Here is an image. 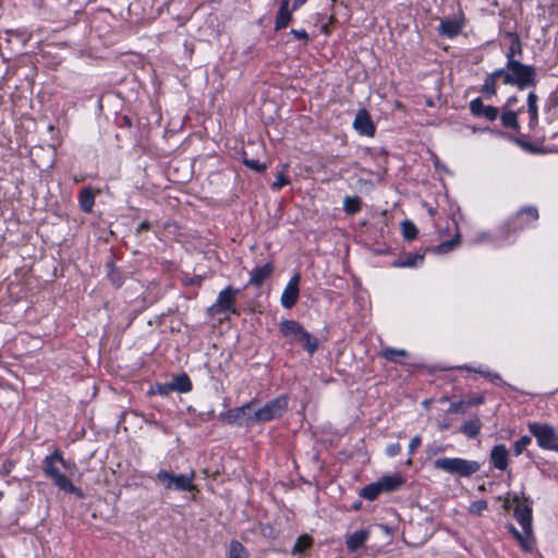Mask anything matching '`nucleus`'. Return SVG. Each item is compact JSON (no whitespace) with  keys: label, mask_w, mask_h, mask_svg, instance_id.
I'll return each mask as SVG.
<instances>
[{"label":"nucleus","mask_w":558,"mask_h":558,"mask_svg":"<svg viewBox=\"0 0 558 558\" xmlns=\"http://www.w3.org/2000/svg\"><path fill=\"white\" fill-rule=\"evenodd\" d=\"M502 70V81L506 85L517 86L519 89H525L536 85L535 68L524 64L520 61L507 63Z\"/></svg>","instance_id":"1"},{"label":"nucleus","mask_w":558,"mask_h":558,"mask_svg":"<svg viewBox=\"0 0 558 558\" xmlns=\"http://www.w3.org/2000/svg\"><path fill=\"white\" fill-rule=\"evenodd\" d=\"M56 463H60L63 468H68L66 461L58 450L54 451L51 456L46 457L44 460L43 469L45 475L52 480L54 485L65 493H80V490L72 484V482L60 472Z\"/></svg>","instance_id":"2"},{"label":"nucleus","mask_w":558,"mask_h":558,"mask_svg":"<svg viewBox=\"0 0 558 558\" xmlns=\"http://www.w3.org/2000/svg\"><path fill=\"white\" fill-rule=\"evenodd\" d=\"M195 472L184 474H174L167 470H160L156 474V481L167 490L192 492L195 490L194 485Z\"/></svg>","instance_id":"3"},{"label":"nucleus","mask_w":558,"mask_h":558,"mask_svg":"<svg viewBox=\"0 0 558 558\" xmlns=\"http://www.w3.org/2000/svg\"><path fill=\"white\" fill-rule=\"evenodd\" d=\"M434 466L449 474L469 477L480 470L481 464L476 461L461 458H439L434 461Z\"/></svg>","instance_id":"4"},{"label":"nucleus","mask_w":558,"mask_h":558,"mask_svg":"<svg viewBox=\"0 0 558 558\" xmlns=\"http://www.w3.org/2000/svg\"><path fill=\"white\" fill-rule=\"evenodd\" d=\"M527 427L542 449L558 452V433L551 425L532 422Z\"/></svg>","instance_id":"5"},{"label":"nucleus","mask_w":558,"mask_h":558,"mask_svg":"<svg viewBox=\"0 0 558 558\" xmlns=\"http://www.w3.org/2000/svg\"><path fill=\"white\" fill-rule=\"evenodd\" d=\"M255 404L256 400H252L242 407L230 409L225 413L223 418L229 424H234L238 426L248 427L258 424V422L255 421Z\"/></svg>","instance_id":"6"},{"label":"nucleus","mask_w":558,"mask_h":558,"mask_svg":"<svg viewBox=\"0 0 558 558\" xmlns=\"http://www.w3.org/2000/svg\"><path fill=\"white\" fill-rule=\"evenodd\" d=\"M288 410L287 396H279L268 401L264 407L255 411V421L258 423L269 422L281 417Z\"/></svg>","instance_id":"7"},{"label":"nucleus","mask_w":558,"mask_h":558,"mask_svg":"<svg viewBox=\"0 0 558 558\" xmlns=\"http://www.w3.org/2000/svg\"><path fill=\"white\" fill-rule=\"evenodd\" d=\"M514 517L517 521L520 523L523 533L521 534L513 526L510 527L513 535L518 538V541L524 545L526 538L530 536L532 532V510L525 504L519 502L514 508Z\"/></svg>","instance_id":"8"},{"label":"nucleus","mask_w":558,"mask_h":558,"mask_svg":"<svg viewBox=\"0 0 558 558\" xmlns=\"http://www.w3.org/2000/svg\"><path fill=\"white\" fill-rule=\"evenodd\" d=\"M239 293L238 289L231 286L219 292L216 303L209 308L213 313H230L238 315L235 307V299Z\"/></svg>","instance_id":"9"},{"label":"nucleus","mask_w":558,"mask_h":558,"mask_svg":"<svg viewBox=\"0 0 558 558\" xmlns=\"http://www.w3.org/2000/svg\"><path fill=\"white\" fill-rule=\"evenodd\" d=\"M279 329L282 332V335L291 340V341H298L300 338H306L308 340V332L301 326L300 323L295 320L284 319L280 323ZM307 345L314 347V343L311 344L307 341Z\"/></svg>","instance_id":"10"},{"label":"nucleus","mask_w":558,"mask_h":558,"mask_svg":"<svg viewBox=\"0 0 558 558\" xmlns=\"http://www.w3.org/2000/svg\"><path fill=\"white\" fill-rule=\"evenodd\" d=\"M300 274H294L288 284L286 286L282 295H281V305L284 308H291L295 305L299 299V283H300Z\"/></svg>","instance_id":"11"},{"label":"nucleus","mask_w":558,"mask_h":558,"mask_svg":"<svg viewBox=\"0 0 558 558\" xmlns=\"http://www.w3.org/2000/svg\"><path fill=\"white\" fill-rule=\"evenodd\" d=\"M353 126L362 135L373 136L375 133V126L365 109H360L357 111Z\"/></svg>","instance_id":"12"},{"label":"nucleus","mask_w":558,"mask_h":558,"mask_svg":"<svg viewBox=\"0 0 558 558\" xmlns=\"http://www.w3.org/2000/svg\"><path fill=\"white\" fill-rule=\"evenodd\" d=\"M371 532L368 529H361L352 534L345 536V546L350 553H354L362 548L369 538Z\"/></svg>","instance_id":"13"},{"label":"nucleus","mask_w":558,"mask_h":558,"mask_svg":"<svg viewBox=\"0 0 558 558\" xmlns=\"http://www.w3.org/2000/svg\"><path fill=\"white\" fill-rule=\"evenodd\" d=\"M274 272V266L271 263H266L262 266H257L250 272L248 284L254 287H260L266 279H268Z\"/></svg>","instance_id":"14"},{"label":"nucleus","mask_w":558,"mask_h":558,"mask_svg":"<svg viewBox=\"0 0 558 558\" xmlns=\"http://www.w3.org/2000/svg\"><path fill=\"white\" fill-rule=\"evenodd\" d=\"M509 451L505 445H496L490 451V461L498 470H506L508 466Z\"/></svg>","instance_id":"15"},{"label":"nucleus","mask_w":558,"mask_h":558,"mask_svg":"<svg viewBox=\"0 0 558 558\" xmlns=\"http://www.w3.org/2000/svg\"><path fill=\"white\" fill-rule=\"evenodd\" d=\"M462 27H463V23L460 22L459 20L457 19H447V20H442L440 22V25L438 27V32L440 35L442 36H447V37H456L457 35H459L462 31Z\"/></svg>","instance_id":"16"},{"label":"nucleus","mask_w":558,"mask_h":558,"mask_svg":"<svg viewBox=\"0 0 558 558\" xmlns=\"http://www.w3.org/2000/svg\"><path fill=\"white\" fill-rule=\"evenodd\" d=\"M292 19L291 12L289 11V0H282L280 9L276 16L275 29L279 31L286 28Z\"/></svg>","instance_id":"17"},{"label":"nucleus","mask_w":558,"mask_h":558,"mask_svg":"<svg viewBox=\"0 0 558 558\" xmlns=\"http://www.w3.org/2000/svg\"><path fill=\"white\" fill-rule=\"evenodd\" d=\"M383 492H395L404 484V480L399 474L383 476L379 481Z\"/></svg>","instance_id":"18"},{"label":"nucleus","mask_w":558,"mask_h":558,"mask_svg":"<svg viewBox=\"0 0 558 558\" xmlns=\"http://www.w3.org/2000/svg\"><path fill=\"white\" fill-rule=\"evenodd\" d=\"M538 96L534 92H530L527 95V113L530 117L529 125L534 129L538 123Z\"/></svg>","instance_id":"19"},{"label":"nucleus","mask_w":558,"mask_h":558,"mask_svg":"<svg viewBox=\"0 0 558 558\" xmlns=\"http://www.w3.org/2000/svg\"><path fill=\"white\" fill-rule=\"evenodd\" d=\"M502 77V70H495L493 73H490L486 78L482 86V92L487 96L492 97L495 96L497 93V80Z\"/></svg>","instance_id":"20"},{"label":"nucleus","mask_w":558,"mask_h":558,"mask_svg":"<svg viewBox=\"0 0 558 558\" xmlns=\"http://www.w3.org/2000/svg\"><path fill=\"white\" fill-rule=\"evenodd\" d=\"M169 383L172 391L189 392L192 390V383L186 374L174 376Z\"/></svg>","instance_id":"21"},{"label":"nucleus","mask_w":558,"mask_h":558,"mask_svg":"<svg viewBox=\"0 0 558 558\" xmlns=\"http://www.w3.org/2000/svg\"><path fill=\"white\" fill-rule=\"evenodd\" d=\"M80 206L83 211L90 213L95 202V195L90 189H83L78 195Z\"/></svg>","instance_id":"22"},{"label":"nucleus","mask_w":558,"mask_h":558,"mask_svg":"<svg viewBox=\"0 0 558 558\" xmlns=\"http://www.w3.org/2000/svg\"><path fill=\"white\" fill-rule=\"evenodd\" d=\"M457 368L481 374L482 376L488 378L492 383H494L496 385H505V381L502 380V378L500 377V375L498 373H492L489 371H483L480 368H472L471 366H468V365H461V366H458Z\"/></svg>","instance_id":"23"},{"label":"nucleus","mask_w":558,"mask_h":558,"mask_svg":"<svg viewBox=\"0 0 558 558\" xmlns=\"http://www.w3.org/2000/svg\"><path fill=\"white\" fill-rule=\"evenodd\" d=\"M482 427V423L480 418L475 417L466 421L462 427L461 432L465 434L469 438H474L480 434Z\"/></svg>","instance_id":"24"},{"label":"nucleus","mask_w":558,"mask_h":558,"mask_svg":"<svg viewBox=\"0 0 558 558\" xmlns=\"http://www.w3.org/2000/svg\"><path fill=\"white\" fill-rule=\"evenodd\" d=\"M508 36L511 37V39H512V44L509 47L507 54H506L507 63H510L511 61H517L514 58L517 53L518 54L522 53V44H521L520 37L517 34H508Z\"/></svg>","instance_id":"25"},{"label":"nucleus","mask_w":558,"mask_h":558,"mask_svg":"<svg viewBox=\"0 0 558 558\" xmlns=\"http://www.w3.org/2000/svg\"><path fill=\"white\" fill-rule=\"evenodd\" d=\"M500 119H501V123L505 128L512 129L514 131H519L520 125L518 122V112L505 109Z\"/></svg>","instance_id":"26"},{"label":"nucleus","mask_w":558,"mask_h":558,"mask_svg":"<svg viewBox=\"0 0 558 558\" xmlns=\"http://www.w3.org/2000/svg\"><path fill=\"white\" fill-rule=\"evenodd\" d=\"M343 209L349 215H354L362 209V201L359 196H345L343 199Z\"/></svg>","instance_id":"27"},{"label":"nucleus","mask_w":558,"mask_h":558,"mask_svg":"<svg viewBox=\"0 0 558 558\" xmlns=\"http://www.w3.org/2000/svg\"><path fill=\"white\" fill-rule=\"evenodd\" d=\"M313 539L311 536L304 534L298 537L293 548L292 555H302L306 549L312 546Z\"/></svg>","instance_id":"28"},{"label":"nucleus","mask_w":558,"mask_h":558,"mask_svg":"<svg viewBox=\"0 0 558 558\" xmlns=\"http://www.w3.org/2000/svg\"><path fill=\"white\" fill-rule=\"evenodd\" d=\"M383 492L379 482L368 484L361 490V496L367 500H375Z\"/></svg>","instance_id":"29"},{"label":"nucleus","mask_w":558,"mask_h":558,"mask_svg":"<svg viewBox=\"0 0 558 558\" xmlns=\"http://www.w3.org/2000/svg\"><path fill=\"white\" fill-rule=\"evenodd\" d=\"M407 355L408 353L403 349L385 348L380 352V356L390 362H396L397 357H405Z\"/></svg>","instance_id":"30"},{"label":"nucleus","mask_w":558,"mask_h":558,"mask_svg":"<svg viewBox=\"0 0 558 558\" xmlns=\"http://www.w3.org/2000/svg\"><path fill=\"white\" fill-rule=\"evenodd\" d=\"M424 255L421 254H409L396 265L399 267H415L423 263Z\"/></svg>","instance_id":"31"},{"label":"nucleus","mask_w":558,"mask_h":558,"mask_svg":"<svg viewBox=\"0 0 558 558\" xmlns=\"http://www.w3.org/2000/svg\"><path fill=\"white\" fill-rule=\"evenodd\" d=\"M523 216H526L525 223L536 221L538 219V210L535 206H524L517 214L518 218H522Z\"/></svg>","instance_id":"32"},{"label":"nucleus","mask_w":558,"mask_h":558,"mask_svg":"<svg viewBox=\"0 0 558 558\" xmlns=\"http://www.w3.org/2000/svg\"><path fill=\"white\" fill-rule=\"evenodd\" d=\"M402 234L405 240H414L417 236V228L415 225L410 220H404L401 223Z\"/></svg>","instance_id":"33"},{"label":"nucleus","mask_w":558,"mask_h":558,"mask_svg":"<svg viewBox=\"0 0 558 558\" xmlns=\"http://www.w3.org/2000/svg\"><path fill=\"white\" fill-rule=\"evenodd\" d=\"M229 558H247V553L240 542H231L229 548Z\"/></svg>","instance_id":"34"},{"label":"nucleus","mask_w":558,"mask_h":558,"mask_svg":"<svg viewBox=\"0 0 558 558\" xmlns=\"http://www.w3.org/2000/svg\"><path fill=\"white\" fill-rule=\"evenodd\" d=\"M460 243V234H457L453 239L445 241L437 246L439 253H447L458 246Z\"/></svg>","instance_id":"35"},{"label":"nucleus","mask_w":558,"mask_h":558,"mask_svg":"<svg viewBox=\"0 0 558 558\" xmlns=\"http://www.w3.org/2000/svg\"><path fill=\"white\" fill-rule=\"evenodd\" d=\"M532 439L529 436H522L513 444V451L515 456H520L524 449L531 444Z\"/></svg>","instance_id":"36"},{"label":"nucleus","mask_w":558,"mask_h":558,"mask_svg":"<svg viewBox=\"0 0 558 558\" xmlns=\"http://www.w3.org/2000/svg\"><path fill=\"white\" fill-rule=\"evenodd\" d=\"M296 342L301 343V345L310 353V354H313L317 348H318V340L313 337L310 332H308V342L311 344L314 343V347L312 349L311 345H307V339L304 337V338H300V340H298Z\"/></svg>","instance_id":"37"},{"label":"nucleus","mask_w":558,"mask_h":558,"mask_svg":"<svg viewBox=\"0 0 558 558\" xmlns=\"http://www.w3.org/2000/svg\"><path fill=\"white\" fill-rule=\"evenodd\" d=\"M487 501L476 500L469 507V512L474 515H481L487 509Z\"/></svg>","instance_id":"38"},{"label":"nucleus","mask_w":558,"mask_h":558,"mask_svg":"<svg viewBox=\"0 0 558 558\" xmlns=\"http://www.w3.org/2000/svg\"><path fill=\"white\" fill-rule=\"evenodd\" d=\"M485 107L486 106L483 104L481 98L473 99L470 102V110H471L472 114L477 116V117L483 114Z\"/></svg>","instance_id":"39"},{"label":"nucleus","mask_w":558,"mask_h":558,"mask_svg":"<svg viewBox=\"0 0 558 558\" xmlns=\"http://www.w3.org/2000/svg\"><path fill=\"white\" fill-rule=\"evenodd\" d=\"M243 162L247 168H250L256 172H263L266 168L265 165L260 163L258 160L248 159L246 157H244Z\"/></svg>","instance_id":"40"},{"label":"nucleus","mask_w":558,"mask_h":558,"mask_svg":"<svg viewBox=\"0 0 558 558\" xmlns=\"http://www.w3.org/2000/svg\"><path fill=\"white\" fill-rule=\"evenodd\" d=\"M153 393H158L160 396H168L170 392H172V388L170 386V383H166V384H157L153 390H151Z\"/></svg>","instance_id":"41"},{"label":"nucleus","mask_w":558,"mask_h":558,"mask_svg":"<svg viewBox=\"0 0 558 558\" xmlns=\"http://www.w3.org/2000/svg\"><path fill=\"white\" fill-rule=\"evenodd\" d=\"M498 114H499L498 108H496L494 106H486L482 116L485 117L489 121H494L497 119Z\"/></svg>","instance_id":"42"},{"label":"nucleus","mask_w":558,"mask_h":558,"mask_svg":"<svg viewBox=\"0 0 558 558\" xmlns=\"http://www.w3.org/2000/svg\"><path fill=\"white\" fill-rule=\"evenodd\" d=\"M289 183V179L282 173V172H279L277 174V179L276 181L272 183V189L275 190H279L281 189L282 186L287 185Z\"/></svg>","instance_id":"43"},{"label":"nucleus","mask_w":558,"mask_h":558,"mask_svg":"<svg viewBox=\"0 0 558 558\" xmlns=\"http://www.w3.org/2000/svg\"><path fill=\"white\" fill-rule=\"evenodd\" d=\"M290 34H292L299 40L306 41L308 39V35L304 29H291Z\"/></svg>","instance_id":"44"},{"label":"nucleus","mask_w":558,"mask_h":558,"mask_svg":"<svg viewBox=\"0 0 558 558\" xmlns=\"http://www.w3.org/2000/svg\"><path fill=\"white\" fill-rule=\"evenodd\" d=\"M421 445V437L414 436L409 444V452L412 454Z\"/></svg>","instance_id":"45"},{"label":"nucleus","mask_w":558,"mask_h":558,"mask_svg":"<svg viewBox=\"0 0 558 558\" xmlns=\"http://www.w3.org/2000/svg\"><path fill=\"white\" fill-rule=\"evenodd\" d=\"M386 451L389 457H395L401 451V447L399 444H391L387 447Z\"/></svg>","instance_id":"46"},{"label":"nucleus","mask_w":558,"mask_h":558,"mask_svg":"<svg viewBox=\"0 0 558 558\" xmlns=\"http://www.w3.org/2000/svg\"><path fill=\"white\" fill-rule=\"evenodd\" d=\"M149 227H150V225L148 221H143L142 223L138 225L136 232L142 233L143 231H147L149 229Z\"/></svg>","instance_id":"47"},{"label":"nucleus","mask_w":558,"mask_h":558,"mask_svg":"<svg viewBox=\"0 0 558 558\" xmlns=\"http://www.w3.org/2000/svg\"><path fill=\"white\" fill-rule=\"evenodd\" d=\"M518 102V97L517 96H511L507 99V102H506V108H511L513 107L515 104Z\"/></svg>","instance_id":"48"},{"label":"nucleus","mask_w":558,"mask_h":558,"mask_svg":"<svg viewBox=\"0 0 558 558\" xmlns=\"http://www.w3.org/2000/svg\"><path fill=\"white\" fill-rule=\"evenodd\" d=\"M306 0H293L292 10H296L299 7L304 4Z\"/></svg>","instance_id":"49"},{"label":"nucleus","mask_w":558,"mask_h":558,"mask_svg":"<svg viewBox=\"0 0 558 558\" xmlns=\"http://www.w3.org/2000/svg\"><path fill=\"white\" fill-rule=\"evenodd\" d=\"M335 21H336L335 14H331L329 16L328 24H332V23H335Z\"/></svg>","instance_id":"50"},{"label":"nucleus","mask_w":558,"mask_h":558,"mask_svg":"<svg viewBox=\"0 0 558 558\" xmlns=\"http://www.w3.org/2000/svg\"><path fill=\"white\" fill-rule=\"evenodd\" d=\"M322 31H323V33H325V34H329L328 24L324 25V26L322 27Z\"/></svg>","instance_id":"51"},{"label":"nucleus","mask_w":558,"mask_h":558,"mask_svg":"<svg viewBox=\"0 0 558 558\" xmlns=\"http://www.w3.org/2000/svg\"><path fill=\"white\" fill-rule=\"evenodd\" d=\"M111 280L113 281V283H116L117 286H120L121 282L119 280H114V277L113 276H110Z\"/></svg>","instance_id":"52"},{"label":"nucleus","mask_w":558,"mask_h":558,"mask_svg":"<svg viewBox=\"0 0 558 558\" xmlns=\"http://www.w3.org/2000/svg\"><path fill=\"white\" fill-rule=\"evenodd\" d=\"M521 146L523 147H530L531 145L529 143H523V142H520Z\"/></svg>","instance_id":"53"},{"label":"nucleus","mask_w":558,"mask_h":558,"mask_svg":"<svg viewBox=\"0 0 558 558\" xmlns=\"http://www.w3.org/2000/svg\"><path fill=\"white\" fill-rule=\"evenodd\" d=\"M336 3H337V0H330V7L331 8H333Z\"/></svg>","instance_id":"54"},{"label":"nucleus","mask_w":558,"mask_h":558,"mask_svg":"<svg viewBox=\"0 0 558 558\" xmlns=\"http://www.w3.org/2000/svg\"><path fill=\"white\" fill-rule=\"evenodd\" d=\"M482 402H483V398L476 399V403H482Z\"/></svg>","instance_id":"55"},{"label":"nucleus","mask_w":558,"mask_h":558,"mask_svg":"<svg viewBox=\"0 0 558 558\" xmlns=\"http://www.w3.org/2000/svg\"><path fill=\"white\" fill-rule=\"evenodd\" d=\"M2 496H3V493H2V492H0V499L2 498Z\"/></svg>","instance_id":"56"}]
</instances>
